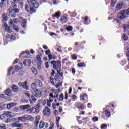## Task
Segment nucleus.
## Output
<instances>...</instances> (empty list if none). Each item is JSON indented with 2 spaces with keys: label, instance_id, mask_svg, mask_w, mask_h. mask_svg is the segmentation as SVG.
<instances>
[{
  "label": "nucleus",
  "instance_id": "47",
  "mask_svg": "<svg viewBox=\"0 0 129 129\" xmlns=\"http://www.w3.org/2000/svg\"><path fill=\"white\" fill-rule=\"evenodd\" d=\"M11 107H13V106H12V104H11V103L7 104V108L8 109H11Z\"/></svg>",
  "mask_w": 129,
  "mask_h": 129
},
{
  "label": "nucleus",
  "instance_id": "27",
  "mask_svg": "<svg viewBox=\"0 0 129 129\" xmlns=\"http://www.w3.org/2000/svg\"><path fill=\"white\" fill-rule=\"evenodd\" d=\"M35 83H36V84H38V86H39L40 87H42V86H43V83L41 82L40 80H36L35 81Z\"/></svg>",
  "mask_w": 129,
  "mask_h": 129
},
{
  "label": "nucleus",
  "instance_id": "44",
  "mask_svg": "<svg viewBox=\"0 0 129 129\" xmlns=\"http://www.w3.org/2000/svg\"><path fill=\"white\" fill-rule=\"evenodd\" d=\"M41 64H42V62H38V64H37L38 69H41L42 68V66Z\"/></svg>",
  "mask_w": 129,
  "mask_h": 129
},
{
  "label": "nucleus",
  "instance_id": "4",
  "mask_svg": "<svg viewBox=\"0 0 129 129\" xmlns=\"http://www.w3.org/2000/svg\"><path fill=\"white\" fill-rule=\"evenodd\" d=\"M51 65L53 66L54 69L58 70L59 68H61V61H51Z\"/></svg>",
  "mask_w": 129,
  "mask_h": 129
},
{
  "label": "nucleus",
  "instance_id": "54",
  "mask_svg": "<svg viewBox=\"0 0 129 129\" xmlns=\"http://www.w3.org/2000/svg\"><path fill=\"white\" fill-rule=\"evenodd\" d=\"M25 95H26V96L27 97H29V98L31 97V94H30V93H29V92L26 91L25 92Z\"/></svg>",
  "mask_w": 129,
  "mask_h": 129
},
{
  "label": "nucleus",
  "instance_id": "62",
  "mask_svg": "<svg viewBox=\"0 0 129 129\" xmlns=\"http://www.w3.org/2000/svg\"><path fill=\"white\" fill-rule=\"evenodd\" d=\"M0 129H6V126H5V124L0 125Z\"/></svg>",
  "mask_w": 129,
  "mask_h": 129
},
{
  "label": "nucleus",
  "instance_id": "49",
  "mask_svg": "<svg viewBox=\"0 0 129 129\" xmlns=\"http://www.w3.org/2000/svg\"><path fill=\"white\" fill-rule=\"evenodd\" d=\"M66 29L67 31H69V32L72 31V26H69V27H66Z\"/></svg>",
  "mask_w": 129,
  "mask_h": 129
},
{
  "label": "nucleus",
  "instance_id": "61",
  "mask_svg": "<svg viewBox=\"0 0 129 129\" xmlns=\"http://www.w3.org/2000/svg\"><path fill=\"white\" fill-rule=\"evenodd\" d=\"M75 98H76V96L73 95L71 97V99H72L73 101H75Z\"/></svg>",
  "mask_w": 129,
  "mask_h": 129
},
{
  "label": "nucleus",
  "instance_id": "17",
  "mask_svg": "<svg viewBox=\"0 0 129 129\" xmlns=\"http://www.w3.org/2000/svg\"><path fill=\"white\" fill-rule=\"evenodd\" d=\"M59 17H61V12L60 11L56 12L55 14L53 15L52 18L55 19V18H59Z\"/></svg>",
  "mask_w": 129,
  "mask_h": 129
},
{
  "label": "nucleus",
  "instance_id": "39",
  "mask_svg": "<svg viewBox=\"0 0 129 129\" xmlns=\"http://www.w3.org/2000/svg\"><path fill=\"white\" fill-rule=\"evenodd\" d=\"M29 11L31 14H32V13H35V12H36V10H35V9H34L33 7H30Z\"/></svg>",
  "mask_w": 129,
  "mask_h": 129
},
{
  "label": "nucleus",
  "instance_id": "19",
  "mask_svg": "<svg viewBox=\"0 0 129 129\" xmlns=\"http://www.w3.org/2000/svg\"><path fill=\"white\" fill-rule=\"evenodd\" d=\"M80 98L81 100H83L84 101H85V100H86V99H87V95H86V94L81 95Z\"/></svg>",
  "mask_w": 129,
  "mask_h": 129
},
{
  "label": "nucleus",
  "instance_id": "41",
  "mask_svg": "<svg viewBox=\"0 0 129 129\" xmlns=\"http://www.w3.org/2000/svg\"><path fill=\"white\" fill-rule=\"evenodd\" d=\"M123 38L124 40V41H127L128 40V38H127V35H126V34H125V33H124L123 35Z\"/></svg>",
  "mask_w": 129,
  "mask_h": 129
},
{
  "label": "nucleus",
  "instance_id": "12",
  "mask_svg": "<svg viewBox=\"0 0 129 129\" xmlns=\"http://www.w3.org/2000/svg\"><path fill=\"white\" fill-rule=\"evenodd\" d=\"M123 3L122 2H119L116 6V10L117 11H120L122 9Z\"/></svg>",
  "mask_w": 129,
  "mask_h": 129
},
{
  "label": "nucleus",
  "instance_id": "60",
  "mask_svg": "<svg viewBox=\"0 0 129 129\" xmlns=\"http://www.w3.org/2000/svg\"><path fill=\"white\" fill-rule=\"evenodd\" d=\"M51 53V51L50 50H47L45 51V54L46 55H49V54Z\"/></svg>",
  "mask_w": 129,
  "mask_h": 129
},
{
  "label": "nucleus",
  "instance_id": "50",
  "mask_svg": "<svg viewBox=\"0 0 129 129\" xmlns=\"http://www.w3.org/2000/svg\"><path fill=\"white\" fill-rule=\"evenodd\" d=\"M83 19H84V22L85 24H86V25H87V20H88V17L86 16L85 18H84Z\"/></svg>",
  "mask_w": 129,
  "mask_h": 129
},
{
  "label": "nucleus",
  "instance_id": "8",
  "mask_svg": "<svg viewBox=\"0 0 129 129\" xmlns=\"http://www.w3.org/2000/svg\"><path fill=\"white\" fill-rule=\"evenodd\" d=\"M43 114L45 116H50L51 114V110H50L48 107H45L43 109Z\"/></svg>",
  "mask_w": 129,
  "mask_h": 129
},
{
  "label": "nucleus",
  "instance_id": "48",
  "mask_svg": "<svg viewBox=\"0 0 129 129\" xmlns=\"http://www.w3.org/2000/svg\"><path fill=\"white\" fill-rule=\"evenodd\" d=\"M14 30H15V31H16V32H19V28L17 27V26L16 25H14L13 27Z\"/></svg>",
  "mask_w": 129,
  "mask_h": 129
},
{
  "label": "nucleus",
  "instance_id": "55",
  "mask_svg": "<svg viewBox=\"0 0 129 129\" xmlns=\"http://www.w3.org/2000/svg\"><path fill=\"white\" fill-rule=\"evenodd\" d=\"M11 120L10 118H7L6 120L5 121V123H10L11 122Z\"/></svg>",
  "mask_w": 129,
  "mask_h": 129
},
{
  "label": "nucleus",
  "instance_id": "25",
  "mask_svg": "<svg viewBox=\"0 0 129 129\" xmlns=\"http://www.w3.org/2000/svg\"><path fill=\"white\" fill-rule=\"evenodd\" d=\"M22 27L23 28H26V26H27V20L26 19H23L22 23L21 24Z\"/></svg>",
  "mask_w": 129,
  "mask_h": 129
},
{
  "label": "nucleus",
  "instance_id": "43",
  "mask_svg": "<svg viewBox=\"0 0 129 129\" xmlns=\"http://www.w3.org/2000/svg\"><path fill=\"white\" fill-rule=\"evenodd\" d=\"M60 86H62V83H61V82H59L58 84H56L55 85L56 88H59V87H60Z\"/></svg>",
  "mask_w": 129,
  "mask_h": 129
},
{
  "label": "nucleus",
  "instance_id": "15",
  "mask_svg": "<svg viewBox=\"0 0 129 129\" xmlns=\"http://www.w3.org/2000/svg\"><path fill=\"white\" fill-rule=\"evenodd\" d=\"M11 89L12 91H13L14 92H17L18 90H19V89H18V87L15 84L12 85Z\"/></svg>",
  "mask_w": 129,
  "mask_h": 129
},
{
  "label": "nucleus",
  "instance_id": "63",
  "mask_svg": "<svg viewBox=\"0 0 129 129\" xmlns=\"http://www.w3.org/2000/svg\"><path fill=\"white\" fill-rule=\"evenodd\" d=\"M35 107L37 109H40V108H41V105L40 104H38Z\"/></svg>",
  "mask_w": 129,
  "mask_h": 129
},
{
  "label": "nucleus",
  "instance_id": "53",
  "mask_svg": "<svg viewBox=\"0 0 129 129\" xmlns=\"http://www.w3.org/2000/svg\"><path fill=\"white\" fill-rule=\"evenodd\" d=\"M25 8L26 11H27V12H29V5L28 4H26L25 6Z\"/></svg>",
  "mask_w": 129,
  "mask_h": 129
},
{
  "label": "nucleus",
  "instance_id": "9",
  "mask_svg": "<svg viewBox=\"0 0 129 129\" xmlns=\"http://www.w3.org/2000/svg\"><path fill=\"white\" fill-rule=\"evenodd\" d=\"M27 82L25 81L24 82H20L18 83L19 86H20V87H23V88H24L25 89H26V90H28L29 89V87L28 85H27Z\"/></svg>",
  "mask_w": 129,
  "mask_h": 129
},
{
  "label": "nucleus",
  "instance_id": "32",
  "mask_svg": "<svg viewBox=\"0 0 129 129\" xmlns=\"http://www.w3.org/2000/svg\"><path fill=\"white\" fill-rule=\"evenodd\" d=\"M13 9L12 7L9 8L7 10V14H11L13 13Z\"/></svg>",
  "mask_w": 129,
  "mask_h": 129
},
{
  "label": "nucleus",
  "instance_id": "31",
  "mask_svg": "<svg viewBox=\"0 0 129 129\" xmlns=\"http://www.w3.org/2000/svg\"><path fill=\"white\" fill-rule=\"evenodd\" d=\"M12 70H13V67H10L8 70V76H10V75H11V71H12Z\"/></svg>",
  "mask_w": 129,
  "mask_h": 129
},
{
  "label": "nucleus",
  "instance_id": "3",
  "mask_svg": "<svg viewBox=\"0 0 129 129\" xmlns=\"http://www.w3.org/2000/svg\"><path fill=\"white\" fill-rule=\"evenodd\" d=\"M17 119L21 121V122H25L26 120H30V121H34V118L29 115H24L22 117H19L17 118Z\"/></svg>",
  "mask_w": 129,
  "mask_h": 129
},
{
  "label": "nucleus",
  "instance_id": "18",
  "mask_svg": "<svg viewBox=\"0 0 129 129\" xmlns=\"http://www.w3.org/2000/svg\"><path fill=\"white\" fill-rule=\"evenodd\" d=\"M5 114L8 116L10 118H12V117H14V113L11 112H6L5 113Z\"/></svg>",
  "mask_w": 129,
  "mask_h": 129
},
{
  "label": "nucleus",
  "instance_id": "22",
  "mask_svg": "<svg viewBox=\"0 0 129 129\" xmlns=\"http://www.w3.org/2000/svg\"><path fill=\"white\" fill-rule=\"evenodd\" d=\"M44 127H45V122L41 121L40 122L39 128V129H43V128H44Z\"/></svg>",
  "mask_w": 129,
  "mask_h": 129
},
{
  "label": "nucleus",
  "instance_id": "10",
  "mask_svg": "<svg viewBox=\"0 0 129 129\" xmlns=\"http://www.w3.org/2000/svg\"><path fill=\"white\" fill-rule=\"evenodd\" d=\"M11 127L12 128H23L24 125L22 124H19L17 123H14L11 124Z\"/></svg>",
  "mask_w": 129,
  "mask_h": 129
},
{
  "label": "nucleus",
  "instance_id": "35",
  "mask_svg": "<svg viewBox=\"0 0 129 129\" xmlns=\"http://www.w3.org/2000/svg\"><path fill=\"white\" fill-rule=\"evenodd\" d=\"M0 108H1L2 109H4V108H6V104H5L4 103H1Z\"/></svg>",
  "mask_w": 129,
  "mask_h": 129
},
{
  "label": "nucleus",
  "instance_id": "57",
  "mask_svg": "<svg viewBox=\"0 0 129 129\" xmlns=\"http://www.w3.org/2000/svg\"><path fill=\"white\" fill-rule=\"evenodd\" d=\"M19 10L18 8H15L13 9V13H19Z\"/></svg>",
  "mask_w": 129,
  "mask_h": 129
},
{
  "label": "nucleus",
  "instance_id": "2",
  "mask_svg": "<svg viewBox=\"0 0 129 129\" xmlns=\"http://www.w3.org/2000/svg\"><path fill=\"white\" fill-rule=\"evenodd\" d=\"M129 16V9L126 10H122L120 13L117 15L118 19L120 20H124L128 18Z\"/></svg>",
  "mask_w": 129,
  "mask_h": 129
},
{
  "label": "nucleus",
  "instance_id": "13",
  "mask_svg": "<svg viewBox=\"0 0 129 129\" xmlns=\"http://www.w3.org/2000/svg\"><path fill=\"white\" fill-rule=\"evenodd\" d=\"M52 92L56 96V98H58L59 96V92H60V89H53L52 90Z\"/></svg>",
  "mask_w": 129,
  "mask_h": 129
},
{
  "label": "nucleus",
  "instance_id": "26",
  "mask_svg": "<svg viewBox=\"0 0 129 129\" xmlns=\"http://www.w3.org/2000/svg\"><path fill=\"white\" fill-rule=\"evenodd\" d=\"M77 108H79L80 109H84V105H83V104H80V103H79L77 105Z\"/></svg>",
  "mask_w": 129,
  "mask_h": 129
},
{
  "label": "nucleus",
  "instance_id": "38",
  "mask_svg": "<svg viewBox=\"0 0 129 129\" xmlns=\"http://www.w3.org/2000/svg\"><path fill=\"white\" fill-rule=\"evenodd\" d=\"M22 103H28L29 102V101L27 99H26L25 98H23L21 100Z\"/></svg>",
  "mask_w": 129,
  "mask_h": 129
},
{
  "label": "nucleus",
  "instance_id": "14",
  "mask_svg": "<svg viewBox=\"0 0 129 129\" xmlns=\"http://www.w3.org/2000/svg\"><path fill=\"white\" fill-rule=\"evenodd\" d=\"M23 65L24 66H31V59H26L23 62Z\"/></svg>",
  "mask_w": 129,
  "mask_h": 129
},
{
  "label": "nucleus",
  "instance_id": "1",
  "mask_svg": "<svg viewBox=\"0 0 129 129\" xmlns=\"http://www.w3.org/2000/svg\"><path fill=\"white\" fill-rule=\"evenodd\" d=\"M33 96H31V99L29 100L31 104H33L34 102L37 101V99L40 98L41 96H42V92L41 90L36 89V90L33 92Z\"/></svg>",
  "mask_w": 129,
  "mask_h": 129
},
{
  "label": "nucleus",
  "instance_id": "56",
  "mask_svg": "<svg viewBox=\"0 0 129 129\" xmlns=\"http://www.w3.org/2000/svg\"><path fill=\"white\" fill-rule=\"evenodd\" d=\"M49 129H54V123L51 122Z\"/></svg>",
  "mask_w": 129,
  "mask_h": 129
},
{
  "label": "nucleus",
  "instance_id": "64",
  "mask_svg": "<svg viewBox=\"0 0 129 129\" xmlns=\"http://www.w3.org/2000/svg\"><path fill=\"white\" fill-rule=\"evenodd\" d=\"M40 119H41V118L40 117V116H37L36 117V119L35 121H39Z\"/></svg>",
  "mask_w": 129,
  "mask_h": 129
},
{
  "label": "nucleus",
  "instance_id": "37",
  "mask_svg": "<svg viewBox=\"0 0 129 129\" xmlns=\"http://www.w3.org/2000/svg\"><path fill=\"white\" fill-rule=\"evenodd\" d=\"M117 0H112L111 6V7H114L115 6V4L116 3Z\"/></svg>",
  "mask_w": 129,
  "mask_h": 129
},
{
  "label": "nucleus",
  "instance_id": "28",
  "mask_svg": "<svg viewBox=\"0 0 129 129\" xmlns=\"http://www.w3.org/2000/svg\"><path fill=\"white\" fill-rule=\"evenodd\" d=\"M2 20L4 21V22H7L8 21V17L7 16L6 14H4L2 16Z\"/></svg>",
  "mask_w": 129,
  "mask_h": 129
},
{
  "label": "nucleus",
  "instance_id": "20",
  "mask_svg": "<svg viewBox=\"0 0 129 129\" xmlns=\"http://www.w3.org/2000/svg\"><path fill=\"white\" fill-rule=\"evenodd\" d=\"M57 98L59 101H63L64 100V94L63 93L60 94Z\"/></svg>",
  "mask_w": 129,
  "mask_h": 129
},
{
  "label": "nucleus",
  "instance_id": "42",
  "mask_svg": "<svg viewBox=\"0 0 129 129\" xmlns=\"http://www.w3.org/2000/svg\"><path fill=\"white\" fill-rule=\"evenodd\" d=\"M48 61H52V60H53V55H52L51 54H48Z\"/></svg>",
  "mask_w": 129,
  "mask_h": 129
},
{
  "label": "nucleus",
  "instance_id": "33",
  "mask_svg": "<svg viewBox=\"0 0 129 129\" xmlns=\"http://www.w3.org/2000/svg\"><path fill=\"white\" fill-rule=\"evenodd\" d=\"M92 120L93 122H96L98 121V117L95 116L92 118Z\"/></svg>",
  "mask_w": 129,
  "mask_h": 129
},
{
  "label": "nucleus",
  "instance_id": "36",
  "mask_svg": "<svg viewBox=\"0 0 129 129\" xmlns=\"http://www.w3.org/2000/svg\"><path fill=\"white\" fill-rule=\"evenodd\" d=\"M105 114L106 116L108 117H110V112H109V110H107L105 111Z\"/></svg>",
  "mask_w": 129,
  "mask_h": 129
},
{
  "label": "nucleus",
  "instance_id": "16",
  "mask_svg": "<svg viewBox=\"0 0 129 129\" xmlns=\"http://www.w3.org/2000/svg\"><path fill=\"white\" fill-rule=\"evenodd\" d=\"M5 94L8 96H12V91L11 89H8L5 91Z\"/></svg>",
  "mask_w": 129,
  "mask_h": 129
},
{
  "label": "nucleus",
  "instance_id": "52",
  "mask_svg": "<svg viewBox=\"0 0 129 129\" xmlns=\"http://www.w3.org/2000/svg\"><path fill=\"white\" fill-rule=\"evenodd\" d=\"M50 81L51 84H54V78L50 77Z\"/></svg>",
  "mask_w": 129,
  "mask_h": 129
},
{
  "label": "nucleus",
  "instance_id": "23",
  "mask_svg": "<svg viewBox=\"0 0 129 129\" xmlns=\"http://www.w3.org/2000/svg\"><path fill=\"white\" fill-rule=\"evenodd\" d=\"M6 0H1V2H0L1 8H4V7L6 6Z\"/></svg>",
  "mask_w": 129,
  "mask_h": 129
},
{
  "label": "nucleus",
  "instance_id": "11",
  "mask_svg": "<svg viewBox=\"0 0 129 129\" xmlns=\"http://www.w3.org/2000/svg\"><path fill=\"white\" fill-rule=\"evenodd\" d=\"M30 107L31 105L29 104L22 105L20 106V109H21V110H26V109L28 110V109H30L29 108H30Z\"/></svg>",
  "mask_w": 129,
  "mask_h": 129
},
{
  "label": "nucleus",
  "instance_id": "6",
  "mask_svg": "<svg viewBox=\"0 0 129 129\" xmlns=\"http://www.w3.org/2000/svg\"><path fill=\"white\" fill-rule=\"evenodd\" d=\"M22 0H13L11 1V4L12 7H13V8H17V4L19 3L20 5H21V7L23 6V1Z\"/></svg>",
  "mask_w": 129,
  "mask_h": 129
},
{
  "label": "nucleus",
  "instance_id": "21",
  "mask_svg": "<svg viewBox=\"0 0 129 129\" xmlns=\"http://www.w3.org/2000/svg\"><path fill=\"white\" fill-rule=\"evenodd\" d=\"M31 71L32 72V73H33V74H34L35 75H37V74H38V72L37 71V69H36V68L33 67L31 68Z\"/></svg>",
  "mask_w": 129,
  "mask_h": 129
},
{
  "label": "nucleus",
  "instance_id": "59",
  "mask_svg": "<svg viewBox=\"0 0 129 129\" xmlns=\"http://www.w3.org/2000/svg\"><path fill=\"white\" fill-rule=\"evenodd\" d=\"M38 125H39V121H35V127H38Z\"/></svg>",
  "mask_w": 129,
  "mask_h": 129
},
{
  "label": "nucleus",
  "instance_id": "34",
  "mask_svg": "<svg viewBox=\"0 0 129 129\" xmlns=\"http://www.w3.org/2000/svg\"><path fill=\"white\" fill-rule=\"evenodd\" d=\"M5 31H7L8 33H11L13 30H12V28H11L10 27H8V28H5Z\"/></svg>",
  "mask_w": 129,
  "mask_h": 129
},
{
  "label": "nucleus",
  "instance_id": "51",
  "mask_svg": "<svg viewBox=\"0 0 129 129\" xmlns=\"http://www.w3.org/2000/svg\"><path fill=\"white\" fill-rule=\"evenodd\" d=\"M105 127H107V125L106 124H104L101 125V129H104Z\"/></svg>",
  "mask_w": 129,
  "mask_h": 129
},
{
  "label": "nucleus",
  "instance_id": "29",
  "mask_svg": "<svg viewBox=\"0 0 129 129\" xmlns=\"http://www.w3.org/2000/svg\"><path fill=\"white\" fill-rule=\"evenodd\" d=\"M124 29H125V32H128L129 31V22H128L127 24L125 25Z\"/></svg>",
  "mask_w": 129,
  "mask_h": 129
},
{
  "label": "nucleus",
  "instance_id": "30",
  "mask_svg": "<svg viewBox=\"0 0 129 129\" xmlns=\"http://www.w3.org/2000/svg\"><path fill=\"white\" fill-rule=\"evenodd\" d=\"M53 102V100L50 99L47 100V104L49 107H51V103Z\"/></svg>",
  "mask_w": 129,
  "mask_h": 129
},
{
  "label": "nucleus",
  "instance_id": "58",
  "mask_svg": "<svg viewBox=\"0 0 129 129\" xmlns=\"http://www.w3.org/2000/svg\"><path fill=\"white\" fill-rule=\"evenodd\" d=\"M56 107H57V105H56V104L55 103H53L52 104V108L53 109H56Z\"/></svg>",
  "mask_w": 129,
  "mask_h": 129
},
{
  "label": "nucleus",
  "instance_id": "45",
  "mask_svg": "<svg viewBox=\"0 0 129 129\" xmlns=\"http://www.w3.org/2000/svg\"><path fill=\"white\" fill-rule=\"evenodd\" d=\"M36 58H37V61H38V62H42V60H41V57L39 55H37Z\"/></svg>",
  "mask_w": 129,
  "mask_h": 129
},
{
  "label": "nucleus",
  "instance_id": "40",
  "mask_svg": "<svg viewBox=\"0 0 129 129\" xmlns=\"http://www.w3.org/2000/svg\"><path fill=\"white\" fill-rule=\"evenodd\" d=\"M31 88L33 90H35L36 89V83H33L32 84V85H31Z\"/></svg>",
  "mask_w": 129,
  "mask_h": 129
},
{
  "label": "nucleus",
  "instance_id": "24",
  "mask_svg": "<svg viewBox=\"0 0 129 129\" xmlns=\"http://www.w3.org/2000/svg\"><path fill=\"white\" fill-rule=\"evenodd\" d=\"M61 22L62 24H64V23H67V17H66L65 16H63L61 18Z\"/></svg>",
  "mask_w": 129,
  "mask_h": 129
},
{
  "label": "nucleus",
  "instance_id": "5",
  "mask_svg": "<svg viewBox=\"0 0 129 129\" xmlns=\"http://www.w3.org/2000/svg\"><path fill=\"white\" fill-rule=\"evenodd\" d=\"M27 3L29 4V6H32V7H34L35 9L39 8V3L36 1V0H27Z\"/></svg>",
  "mask_w": 129,
  "mask_h": 129
},
{
  "label": "nucleus",
  "instance_id": "7",
  "mask_svg": "<svg viewBox=\"0 0 129 129\" xmlns=\"http://www.w3.org/2000/svg\"><path fill=\"white\" fill-rule=\"evenodd\" d=\"M26 111L31 114H38L39 113V110L36 109L35 107L31 108L29 109L26 110Z\"/></svg>",
  "mask_w": 129,
  "mask_h": 129
},
{
  "label": "nucleus",
  "instance_id": "46",
  "mask_svg": "<svg viewBox=\"0 0 129 129\" xmlns=\"http://www.w3.org/2000/svg\"><path fill=\"white\" fill-rule=\"evenodd\" d=\"M14 69L15 71H19V70H20V66L16 65L15 66H14Z\"/></svg>",
  "mask_w": 129,
  "mask_h": 129
}]
</instances>
